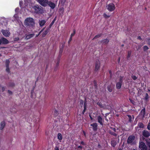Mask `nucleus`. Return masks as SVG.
<instances>
[{
    "instance_id": "1",
    "label": "nucleus",
    "mask_w": 150,
    "mask_h": 150,
    "mask_svg": "<svg viewBox=\"0 0 150 150\" xmlns=\"http://www.w3.org/2000/svg\"><path fill=\"white\" fill-rule=\"evenodd\" d=\"M24 24L27 26L32 27L34 25L35 23L32 18H28L25 19Z\"/></svg>"
},
{
    "instance_id": "2",
    "label": "nucleus",
    "mask_w": 150,
    "mask_h": 150,
    "mask_svg": "<svg viewBox=\"0 0 150 150\" xmlns=\"http://www.w3.org/2000/svg\"><path fill=\"white\" fill-rule=\"evenodd\" d=\"M106 7L107 9L110 11H112L115 9V5L112 3H110L109 4L107 5Z\"/></svg>"
},
{
    "instance_id": "3",
    "label": "nucleus",
    "mask_w": 150,
    "mask_h": 150,
    "mask_svg": "<svg viewBox=\"0 0 150 150\" xmlns=\"http://www.w3.org/2000/svg\"><path fill=\"white\" fill-rule=\"evenodd\" d=\"M1 32L3 35L5 37H9L11 33L8 30H2Z\"/></svg>"
},
{
    "instance_id": "4",
    "label": "nucleus",
    "mask_w": 150,
    "mask_h": 150,
    "mask_svg": "<svg viewBox=\"0 0 150 150\" xmlns=\"http://www.w3.org/2000/svg\"><path fill=\"white\" fill-rule=\"evenodd\" d=\"M139 146V148L141 150H147L145 144L143 142H140Z\"/></svg>"
},
{
    "instance_id": "5",
    "label": "nucleus",
    "mask_w": 150,
    "mask_h": 150,
    "mask_svg": "<svg viewBox=\"0 0 150 150\" xmlns=\"http://www.w3.org/2000/svg\"><path fill=\"white\" fill-rule=\"evenodd\" d=\"M38 2L42 6H46L48 4V0H37Z\"/></svg>"
},
{
    "instance_id": "6",
    "label": "nucleus",
    "mask_w": 150,
    "mask_h": 150,
    "mask_svg": "<svg viewBox=\"0 0 150 150\" xmlns=\"http://www.w3.org/2000/svg\"><path fill=\"white\" fill-rule=\"evenodd\" d=\"M100 62L99 60H97L96 61V64H95V70L96 71H98L100 67Z\"/></svg>"
},
{
    "instance_id": "7",
    "label": "nucleus",
    "mask_w": 150,
    "mask_h": 150,
    "mask_svg": "<svg viewBox=\"0 0 150 150\" xmlns=\"http://www.w3.org/2000/svg\"><path fill=\"white\" fill-rule=\"evenodd\" d=\"M32 8L35 11V12L36 13H38L39 11L42 10L41 8L40 7L36 5L32 7Z\"/></svg>"
},
{
    "instance_id": "8",
    "label": "nucleus",
    "mask_w": 150,
    "mask_h": 150,
    "mask_svg": "<svg viewBox=\"0 0 150 150\" xmlns=\"http://www.w3.org/2000/svg\"><path fill=\"white\" fill-rule=\"evenodd\" d=\"M123 79V77H120V81L119 82H118L117 83L116 86V88L117 89H120L121 88V83L122 81V79Z\"/></svg>"
},
{
    "instance_id": "9",
    "label": "nucleus",
    "mask_w": 150,
    "mask_h": 150,
    "mask_svg": "<svg viewBox=\"0 0 150 150\" xmlns=\"http://www.w3.org/2000/svg\"><path fill=\"white\" fill-rule=\"evenodd\" d=\"M13 17L14 18H15V19H14V20L15 21H17L18 22L19 25H20V26H21V25H23V24L22 23H21V22L20 21H19L18 20V14H15L14 16H13Z\"/></svg>"
},
{
    "instance_id": "10",
    "label": "nucleus",
    "mask_w": 150,
    "mask_h": 150,
    "mask_svg": "<svg viewBox=\"0 0 150 150\" xmlns=\"http://www.w3.org/2000/svg\"><path fill=\"white\" fill-rule=\"evenodd\" d=\"M135 137L134 136H130L127 139V143H132L134 140Z\"/></svg>"
},
{
    "instance_id": "11",
    "label": "nucleus",
    "mask_w": 150,
    "mask_h": 150,
    "mask_svg": "<svg viewBox=\"0 0 150 150\" xmlns=\"http://www.w3.org/2000/svg\"><path fill=\"white\" fill-rule=\"evenodd\" d=\"M145 113V110L144 109H143L141 111L140 114H139V116L140 118L142 119L144 117V115Z\"/></svg>"
},
{
    "instance_id": "12",
    "label": "nucleus",
    "mask_w": 150,
    "mask_h": 150,
    "mask_svg": "<svg viewBox=\"0 0 150 150\" xmlns=\"http://www.w3.org/2000/svg\"><path fill=\"white\" fill-rule=\"evenodd\" d=\"M9 63H10V61L9 60L7 59L6 60V62H5L6 66V71L7 72H9V71H10V69L9 68V66H8L9 64Z\"/></svg>"
},
{
    "instance_id": "13",
    "label": "nucleus",
    "mask_w": 150,
    "mask_h": 150,
    "mask_svg": "<svg viewBox=\"0 0 150 150\" xmlns=\"http://www.w3.org/2000/svg\"><path fill=\"white\" fill-rule=\"evenodd\" d=\"M1 43L2 44H7L8 43V41L6 39L2 38L1 39Z\"/></svg>"
},
{
    "instance_id": "14",
    "label": "nucleus",
    "mask_w": 150,
    "mask_h": 150,
    "mask_svg": "<svg viewBox=\"0 0 150 150\" xmlns=\"http://www.w3.org/2000/svg\"><path fill=\"white\" fill-rule=\"evenodd\" d=\"M143 135L144 137H147L150 136V134L148 131L145 130L143 132Z\"/></svg>"
},
{
    "instance_id": "15",
    "label": "nucleus",
    "mask_w": 150,
    "mask_h": 150,
    "mask_svg": "<svg viewBox=\"0 0 150 150\" xmlns=\"http://www.w3.org/2000/svg\"><path fill=\"white\" fill-rule=\"evenodd\" d=\"M5 126V123L4 121L1 122L0 123V130L3 129Z\"/></svg>"
},
{
    "instance_id": "16",
    "label": "nucleus",
    "mask_w": 150,
    "mask_h": 150,
    "mask_svg": "<svg viewBox=\"0 0 150 150\" xmlns=\"http://www.w3.org/2000/svg\"><path fill=\"white\" fill-rule=\"evenodd\" d=\"M47 4H48L51 8L52 9L54 8L55 6V4L52 2H49Z\"/></svg>"
},
{
    "instance_id": "17",
    "label": "nucleus",
    "mask_w": 150,
    "mask_h": 150,
    "mask_svg": "<svg viewBox=\"0 0 150 150\" xmlns=\"http://www.w3.org/2000/svg\"><path fill=\"white\" fill-rule=\"evenodd\" d=\"M46 23V21L44 20H40L39 23L41 26H43Z\"/></svg>"
},
{
    "instance_id": "18",
    "label": "nucleus",
    "mask_w": 150,
    "mask_h": 150,
    "mask_svg": "<svg viewBox=\"0 0 150 150\" xmlns=\"http://www.w3.org/2000/svg\"><path fill=\"white\" fill-rule=\"evenodd\" d=\"M91 126L93 127V129L94 130H96L97 129V124L96 123H94L91 125Z\"/></svg>"
},
{
    "instance_id": "19",
    "label": "nucleus",
    "mask_w": 150,
    "mask_h": 150,
    "mask_svg": "<svg viewBox=\"0 0 150 150\" xmlns=\"http://www.w3.org/2000/svg\"><path fill=\"white\" fill-rule=\"evenodd\" d=\"M98 122L101 125H103V120L102 119V118L100 116H99L98 117Z\"/></svg>"
},
{
    "instance_id": "20",
    "label": "nucleus",
    "mask_w": 150,
    "mask_h": 150,
    "mask_svg": "<svg viewBox=\"0 0 150 150\" xmlns=\"http://www.w3.org/2000/svg\"><path fill=\"white\" fill-rule=\"evenodd\" d=\"M34 35V34H30L26 36L25 39L26 40L29 39L32 37Z\"/></svg>"
},
{
    "instance_id": "21",
    "label": "nucleus",
    "mask_w": 150,
    "mask_h": 150,
    "mask_svg": "<svg viewBox=\"0 0 150 150\" xmlns=\"http://www.w3.org/2000/svg\"><path fill=\"white\" fill-rule=\"evenodd\" d=\"M57 138L61 142V140L62 139V137L61 134L60 133H59L57 135Z\"/></svg>"
},
{
    "instance_id": "22",
    "label": "nucleus",
    "mask_w": 150,
    "mask_h": 150,
    "mask_svg": "<svg viewBox=\"0 0 150 150\" xmlns=\"http://www.w3.org/2000/svg\"><path fill=\"white\" fill-rule=\"evenodd\" d=\"M108 89L109 92H111L112 91V87L111 86H108Z\"/></svg>"
},
{
    "instance_id": "23",
    "label": "nucleus",
    "mask_w": 150,
    "mask_h": 150,
    "mask_svg": "<svg viewBox=\"0 0 150 150\" xmlns=\"http://www.w3.org/2000/svg\"><path fill=\"white\" fill-rule=\"evenodd\" d=\"M31 1H30V0H24L25 4V6H27L28 5V3H30L31 2Z\"/></svg>"
},
{
    "instance_id": "24",
    "label": "nucleus",
    "mask_w": 150,
    "mask_h": 150,
    "mask_svg": "<svg viewBox=\"0 0 150 150\" xmlns=\"http://www.w3.org/2000/svg\"><path fill=\"white\" fill-rule=\"evenodd\" d=\"M111 144L112 146L114 147L116 145V142L114 140H112L111 141Z\"/></svg>"
},
{
    "instance_id": "25",
    "label": "nucleus",
    "mask_w": 150,
    "mask_h": 150,
    "mask_svg": "<svg viewBox=\"0 0 150 150\" xmlns=\"http://www.w3.org/2000/svg\"><path fill=\"white\" fill-rule=\"evenodd\" d=\"M103 16L105 18H108L110 17V16L108 15L105 13L103 14Z\"/></svg>"
},
{
    "instance_id": "26",
    "label": "nucleus",
    "mask_w": 150,
    "mask_h": 150,
    "mask_svg": "<svg viewBox=\"0 0 150 150\" xmlns=\"http://www.w3.org/2000/svg\"><path fill=\"white\" fill-rule=\"evenodd\" d=\"M47 30H45L44 32L42 35V37H45V36L47 34Z\"/></svg>"
},
{
    "instance_id": "27",
    "label": "nucleus",
    "mask_w": 150,
    "mask_h": 150,
    "mask_svg": "<svg viewBox=\"0 0 150 150\" xmlns=\"http://www.w3.org/2000/svg\"><path fill=\"white\" fill-rule=\"evenodd\" d=\"M103 43L107 44L109 40L107 39H105L103 41Z\"/></svg>"
},
{
    "instance_id": "28",
    "label": "nucleus",
    "mask_w": 150,
    "mask_h": 150,
    "mask_svg": "<svg viewBox=\"0 0 150 150\" xmlns=\"http://www.w3.org/2000/svg\"><path fill=\"white\" fill-rule=\"evenodd\" d=\"M138 126L140 128H143L144 126L143 124L142 123H139L138 124Z\"/></svg>"
},
{
    "instance_id": "29",
    "label": "nucleus",
    "mask_w": 150,
    "mask_h": 150,
    "mask_svg": "<svg viewBox=\"0 0 150 150\" xmlns=\"http://www.w3.org/2000/svg\"><path fill=\"white\" fill-rule=\"evenodd\" d=\"M146 142L147 143V144L150 147V140L147 139L146 140Z\"/></svg>"
},
{
    "instance_id": "30",
    "label": "nucleus",
    "mask_w": 150,
    "mask_h": 150,
    "mask_svg": "<svg viewBox=\"0 0 150 150\" xmlns=\"http://www.w3.org/2000/svg\"><path fill=\"white\" fill-rule=\"evenodd\" d=\"M86 110V105H85V103L84 104V110L82 112V113L83 114H84V112H85Z\"/></svg>"
},
{
    "instance_id": "31",
    "label": "nucleus",
    "mask_w": 150,
    "mask_h": 150,
    "mask_svg": "<svg viewBox=\"0 0 150 150\" xmlns=\"http://www.w3.org/2000/svg\"><path fill=\"white\" fill-rule=\"evenodd\" d=\"M148 49V47L146 46H145L144 47V50H146Z\"/></svg>"
},
{
    "instance_id": "32",
    "label": "nucleus",
    "mask_w": 150,
    "mask_h": 150,
    "mask_svg": "<svg viewBox=\"0 0 150 150\" xmlns=\"http://www.w3.org/2000/svg\"><path fill=\"white\" fill-rule=\"evenodd\" d=\"M75 33V30H74L73 33L71 34V37H73V36H74V35Z\"/></svg>"
},
{
    "instance_id": "33",
    "label": "nucleus",
    "mask_w": 150,
    "mask_h": 150,
    "mask_svg": "<svg viewBox=\"0 0 150 150\" xmlns=\"http://www.w3.org/2000/svg\"><path fill=\"white\" fill-rule=\"evenodd\" d=\"M132 79L134 80H136L137 79V77L134 76H132Z\"/></svg>"
},
{
    "instance_id": "34",
    "label": "nucleus",
    "mask_w": 150,
    "mask_h": 150,
    "mask_svg": "<svg viewBox=\"0 0 150 150\" xmlns=\"http://www.w3.org/2000/svg\"><path fill=\"white\" fill-rule=\"evenodd\" d=\"M22 1H20L19 2V5L21 7L22 4Z\"/></svg>"
},
{
    "instance_id": "35",
    "label": "nucleus",
    "mask_w": 150,
    "mask_h": 150,
    "mask_svg": "<svg viewBox=\"0 0 150 150\" xmlns=\"http://www.w3.org/2000/svg\"><path fill=\"white\" fill-rule=\"evenodd\" d=\"M100 35H96L94 38H99V37H100Z\"/></svg>"
},
{
    "instance_id": "36",
    "label": "nucleus",
    "mask_w": 150,
    "mask_h": 150,
    "mask_svg": "<svg viewBox=\"0 0 150 150\" xmlns=\"http://www.w3.org/2000/svg\"><path fill=\"white\" fill-rule=\"evenodd\" d=\"M19 10V8H17L15 9V11L16 12H18Z\"/></svg>"
},
{
    "instance_id": "37",
    "label": "nucleus",
    "mask_w": 150,
    "mask_h": 150,
    "mask_svg": "<svg viewBox=\"0 0 150 150\" xmlns=\"http://www.w3.org/2000/svg\"><path fill=\"white\" fill-rule=\"evenodd\" d=\"M131 52H129L128 53V57H130L131 54Z\"/></svg>"
},
{
    "instance_id": "38",
    "label": "nucleus",
    "mask_w": 150,
    "mask_h": 150,
    "mask_svg": "<svg viewBox=\"0 0 150 150\" xmlns=\"http://www.w3.org/2000/svg\"><path fill=\"white\" fill-rule=\"evenodd\" d=\"M147 128L149 129L150 130V123L148 124Z\"/></svg>"
},
{
    "instance_id": "39",
    "label": "nucleus",
    "mask_w": 150,
    "mask_h": 150,
    "mask_svg": "<svg viewBox=\"0 0 150 150\" xmlns=\"http://www.w3.org/2000/svg\"><path fill=\"white\" fill-rule=\"evenodd\" d=\"M72 40V37H70V38H69V41H68V42L69 43L71 41V40Z\"/></svg>"
},
{
    "instance_id": "40",
    "label": "nucleus",
    "mask_w": 150,
    "mask_h": 150,
    "mask_svg": "<svg viewBox=\"0 0 150 150\" xmlns=\"http://www.w3.org/2000/svg\"><path fill=\"white\" fill-rule=\"evenodd\" d=\"M147 42L150 45V38L148 40Z\"/></svg>"
},
{
    "instance_id": "41",
    "label": "nucleus",
    "mask_w": 150,
    "mask_h": 150,
    "mask_svg": "<svg viewBox=\"0 0 150 150\" xmlns=\"http://www.w3.org/2000/svg\"><path fill=\"white\" fill-rule=\"evenodd\" d=\"M80 103L82 104V105H83V100H81L80 101Z\"/></svg>"
},
{
    "instance_id": "42",
    "label": "nucleus",
    "mask_w": 150,
    "mask_h": 150,
    "mask_svg": "<svg viewBox=\"0 0 150 150\" xmlns=\"http://www.w3.org/2000/svg\"><path fill=\"white\" fill-rule=\"evenodd\" d=\"M8 93L9 94H11L12 93V92H11V91H9V90H8Z\"/></svg>"
},
{
    "instance_id": "43",
    "label": "nucleus",
    "mask_w": 150,
    "mask_h": 150,
    "mask_svg": "<svg viewBox=\"0 0 150 150\" xmlns=\"http://www.w3.org/2000/svg\"><path fill=\"white\" fill-rule=\"evenodd\" d=\"M41 32H42V31H40V33H39L38 35H36V37H38L39 35L40 34V33H41Z\"/></svg>"
},
{
    "instance_id": "44",
    "label": "nucleus",
    "mask_w": 150,
    "mask_h": 150,
    "mask_svg": "<svg viewBox=\"0 0 150 150\" xmlns=\"http://www.w3.org/2000/svg\"><path fill=\"white\" fill-rule=\"evenodd\" d=\"M55 21V19H54V20L52 21L51 24L52 25L54 23V21Z\"/></svg>"
},
{
    "instance_id": "45",
    "label": "nucleus",
    "mask_w": 150,
    "mask_h": 150,
    "mask_svg": "<svg viewBox=\"0 0 150 150\" xmlns=\"http://www.w3.org/2000/svg\"><path fill=\"white\" fill-rule=\"evenodd\" d=\"M55 150H59V149L57 147H55Z\"/></svg>"
},
{
    "instance_id": "46",
    "label": "nucleus",
    "mask_w": 150,
    "mask_h": 150,
    "mask_svg": "<svg viewBox=\"0 0 150 150\" xmlns=\"http://www.w3.org/2000/svg\"><path fill=\"white\" fill-rule=\"evenodd\" d=\"M129 100H130V101L133 104H134V102H133V101H132L131 99H129Z\"/></svg>"
},
{
    "instance_id": "47",
    "label": "nucleus",
    "mask_w": 150,
    "mask_h": 150,
    "mask_svg": "<svg viewBox=\"0 0 150 150\" xmlns=\"http://www.w3.org/2000/svg\"><path fill=\"white\" fill-rule=\"evenodd\" d=\"M112 130L114 131L115 132H116V129L115 128H112Z\"/></svg>"
},
{
    "instance_id": "48",
    "label": "nucleus",
    "mask_w": 150,
    "mask_h": 150,
    "mask_svg": "<svg viewBox=\"0 0 150 150\" xmlns=\"http://www.w3.org/2000/svg\"><path fill=\"white\" fill-rule=\"evenodd\" d=\"M82 148V147L81 146H78V148L81 149Z\"/></svg>"
},
{
    "instance_id": "49",
    "label": "nucleus",
    "mask_w": 150,
    "mask_h": 150,
    "mask_svg": "<svg viewBox=\"0 0 150 150\" xmlns=\"http://www.w3.org/2000/svg\"><path fill=\"white\" fill-rule=\"evenodd\" d=\"M97 104L98 105H99V106H100V107H102L101 105H100V103H98Z\"/></svg>"
},
{
    "instance_id": "50",
    "label": "nucleus",
    "mask_w": 150,
    "mask_h": 150,
    "mask_svg": "<svg viewBox=\"0 0 150 150\" xmlns=\"http://www.w3.org/2000/svg\"><path fill=\"white\" fill-rule=\"evenodd\" d=\"M113 135L115 136H117V134L115 133H113V134H112Z\"/></svg>"
},
{
    "instance_id": "51",
    "label": "nucleus",
    "mask_w": 150,
    "mask_h": 150,
    "mask_svg": "<svg viewBox=\"0 0 150 150\" xmlns=\"http://www.w3.org/2000/svg\"><path fill=\"white\" fill-rule=\"evenodd\" d=\"M81 144H83V145H84V143L83 142H81Z\"/></svg>"
},
{
    "instance_id": "52",
    "label": "nucleus",
    "mask_w": 150,
    "mask_h": 150,
    "mask_svg": "<svg viewBox=\"0 0 150 150\" xmlns=\"http://www.w3.org/2000/svg\"><path fill=\"white\" fill-rule=\"evenodd\" d=\"M2 88L3 91H4L5 90V88L4 87H2Z\"/></svg>"
},
{
    "instance_id": "53",
    "label": "nucleus",
    "mask_w": 150,
    "mask_h": 150,
    "mask_svg": "<svg viewBox=\"0 0 150 150\" xmlns=\"http://www.w3.org/2000/svg\"><path fill=\"white\" fill-rule=\"evenodd\" d=\"M1 44H2V43H1V39H0V45Z\"/></svg>"
},
{
    "instance_id": "54",
    "label": "nucleus",
    "mask_w": 150,
    "mask_h": 150,
    "mask_svg": "<svg viewBox=\"0 0 150 150\" xmlns=\"http://www.w3.org/2000/svg\"><path fill=\"white\" fill-rule=\"evenodd\" d=\"M62 2H64L66 0H61Z\"/></svg>"
},
{
    "instance_id": "55",
    "label": "nucleus",
    "mask_w": 150,
    "mask_h": 150,
    "mask_svg": "<svg viewBox=\"0 0 150 150\" xmlns=\"http://www.w3.org/2000/svg\"><path fill=\"white\" fill-rule=\"evenodd\" d=\"M89 116H90V117L91 119V120H92L93 119L91 117V115H89Z\"/></svg>"
},
{
    "instance_id": "56",
    "label": "nucleus",
    "mask_w": 150,
    "mask_h": 150,
    "mask_svg": "<svg viewBox=\"0 0 150 150\" xmlns=\"http://www.w3.org/2000/svg\"><path fill=\"white\" fill-rule=\"evenodd\" d=\"M138 39H141V37H138Z\"/></svg>"
},
{
    "instance_id": "57",
    "label": "nucleus",
    "mask_w": 150,
    "mask_h": 150,
    "mask_svg": "<svg viewBox=\"0 0 150 150\" xmlns=\"http://www.w3.org/2000/svg\"><path fill=\"white\" fill-rule=\"evenodd\" d=\"M18 38H17V39H16V40H18Z\"/></svg>"
},
{
    "instance_id": "58",
    "label": "nucleus",
    "mask_w": 150,
    "mask_h": 150,
    "mask_svg": "<svg viewBox=\"0 0 150 150\" xmlns=\"http://www.w3.org/2000/svg\"><path fill=\"white\" fill-rule=\"evenodd\" d=\"M83 133H84V135H85V132H84Z\"/></svg>"
},
{
    "instance_id": "59",
    "label": "nucleus",
    "mask_w": 150,
    "mask_h": 150,
    "mask_svg": "<svg viewBox=\"0 0 150 150\" xmlns=\"http://www.w3.org/2000/svg\"><path fill=\"white\" fill-rule=\"evenodd\" d=\"M1 54H0V57H1Z\"/></svg>"
},
{
    "instance_id": "60",
    "label": "nucleus",
    "mask_w": 150,
    "mask_h": 150,
    "mask_svg": "<svg viewBox=\"0 0 150 150\" xmlns=\"http://www.w3.org/2000/svg\"><path fill=\"white\" fill-rule=\"evenodd\" d=\"M148 91H150V90H149Z\"/></svg>"
}]
</instances>
